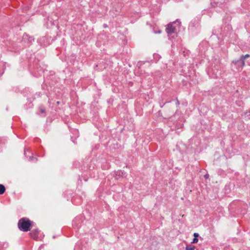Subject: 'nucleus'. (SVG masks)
Here are the masks:
<instances>
[{
	"label": "nucleus",
	"mask_w": 250,
	"mask_h": 250,
	"mask_svg": "<svg viewBox=\"0 0 250 250\" xmlns=\"http://www.w3.org/2000/svg\"><path fill=\"white\" fill-rule=\"evenodd\" d=\"M40 231L38 229H34L29 233L30 236L35 240L39 238V234Z\"/></svg>",
	"instance_id": "6"
},
{
	"label": "nucleus",
	"mask_w": 250,
	"mask_h": 250,
	"mask_svg": "<svg viewBox=\"0 0 250 250\" xmlns=\"http://www.w3.org/2000/svg\"><path fill=\"white\" fill-rule=\"evenodd\" d=\"M208 176H209L208 174H207L205 175L204 177L205 179H207L208 178Z\"/></svg>",
	"instance_id": "19"
},
{
	"label": "nucleus",
	"mask_w": 250,
	"mask_h": 250,
	"mask_svg": "<svg viewBox=\"0 0 250 250\" xmlns=\"http://www.w3.org/2000/svg\"><path fill=\"white\" fill-rule=\"evenodd\" d=\"M182 82H183V85H186V84H187V83H188V81H185L184 80H183L182 81Z\"/></svg>",
	"instance_id": "17"
},
{
	"label": "nucleus",
	"mask_w": 250,
	"mask_h": 250,
	"mask_svg": "<svg viewBox=\"0 0 250 250\" xmlns=\"http://www.w3.org/2000/svg\"><path fill=\"white\" fill-rule=\"evenodd\" d=\"M231 20V16L229 14H226L223 19V21L227 23V21H229Z\"/></svg>",
	"instance_id": "9"
},
{
	"label": "nucleus",
	"mask_w": 250,
	"mask_h": 250,
	"mask_svg": "<svg viewBox=\"0 0 250 250\" xmlns=\"http://www.w3.org/2000/svg\"><path fill=\"white\" fill-rule=\"evenodd\" d=\"M165 104H163V105H160V107H161V108H162V107L164 106V105H165Z\"/></svg>",
	"instance_id": "21"
},
{
	"label": "nucleus",
	"mask_w": 250,
	"mask_h": 250,
	"mask_svg": "<svg viewBox=\"0 0 250 250\" xmlns=\"http://www.w3.org/2000/svg\"><path fill=\"white\" fill-rule=\"evenodd\" d=\"M158 113H159V115L160 116H161V115H161L160 111H159Z\"/></svg>",
	"instance_id": "23"
},
{
	"label": "nucleus",
	"mask_w": 250,
	"mask_h": 250,
	"mask_svg": "<svg viewBox=\"0 0 250 250\" xmlns=\"http://www.w3.org/2000/svg\"><path fill=\"white\" fill-rule=\"evenodd\" d=\"M193 236H194V238H198V237L199 236V234L198 233H197V232H195L193 234Z\"/></svg>",
	"instance_id": "15"
},
{
	"label": "nucleus",
	"mask_w": 250,
	"mask_h": 250,
	"mask_svg": "<svg viewBox=\"0 0 250 250\" xmlns=\"http://www.w3.org/2000/svg\"><path fill=\"white\" fill-rule=\"evenodd\" d=\"M248 63H249V65H250V59L247 61Z\"/></svg>",
	"instance_id": "20"
},
{
	"label": "nucleus",
	"mask_w": 250,
	"mask_h": 250,
	"mask_svg": "<svg viewBox=\"0 0 250 250\" xmlns=\"http://www.w3.org/2000/svg\"><path fill=\"white\" fill-rule=\"evenodd\" d=\"M250 57V54L242 55L239 60H233L232 63L234 64L238 70H242L245 65V60Z\"/></svg>",
	"instance_id": "4"
},
{
	"label": "nucleus",
	"mask_w": 250,
	"mask_h": 250,
	"mask_svg": "<svg viewBox=\"0 0 250 250\" xmlns=\"http://www.w3.org/2000/svg\"><path fill=\"white\" fill-rule=\"evenodd\" d=\"M210 4L212 7H219L222 8L223 3L221 2L215 1L213 0H210Z\"/></svg>",
	"instance_id": "8"
},
{
	"label": "nucleus",
	"mask_w": 250,
	"mask_h": 250,
	"mask_svg": "<svg viewBox=\"0 0 250 250\" xmlns=\"http://www.w3.org/2000/svg\"><path fill=\"white\" fill-rule=\"evenodd\" d=\"M198 241V238H193L192 239V241L191 242V243H197Z\"/></svg>",
	"instance_id": "14"
},
{
	"label": "nucleus",
	"mask_w": 250,
	"mask_h": 250,
	"mask_svg": "<svg viewBox=\"0 0 250 250\" xmlns=\"http://www.w3.org/2000/svg\"><path fill=\"white\" fill-rule=\"evenodd\" d=\"M6 190V188L3 185L0 184V195L3 194Z\"/></svg>",
	"instance_id": "10"
},
{
	"label": "nucleus",
	"mask_w": 250,
	"mask_h": 250,
	"mask_svg": "<svg viewBox=\"0 0 250 250\" xmlns=\"http://www.w3.org/2000/svg\"><path fill=\"white\" fill-rule=\"evenodd\" d=\"M195 247L193 245H188L186 247V250H194Z\"/></svg>",
	"instance_id": "11"
},
{
	"label": "nucleus",
	"mask_w": 250,
	"mask_h": 250,
	"mask_svg": "<svg viewBox=\"0 0 250 250\" xmlns=\"http://www.w3.org/2000/svg\"><path fill=\"white\" fill-rule=\"evenodd\" d=\"M28 161L30 162H36L38 161V159L36 157H34L33 156H29Z\"/></svg>",
	"instance_id": "12"
},
{
	"label": "nucleus",
	"mask_w": 250,
	"mask_h": 250,
	"mask_svg": "<svg viewBox=\"0 0 250 250\" xmlns=\"http://www.w3.org/2000/svg\"><path fill=\"white\" fill-rule=\"evenodd\" d=\"M177 104H179V102L178 100L177 101Z\"/></svg>",
	"instance_id": "22"
},
{
	"label": "nucleus",
	"mask_w": 250,
	"mask_h": 250,
	"mask_svg": "<svg viewBox=\"0 0 250 250\" xmlns=\"http://www.w3.org/2000/svg\"><path fill=\"white\" fill-rule=\"evenodd\" d=\"M226 27L227 28L228 30H230L231 28L230 25L229 23L227 24Z\"/></svg>",
	"instance_id": "16"
},
{
	"label": "nucleus",
	"mask_w": 250,
	"mask_h": 250,
	"mask_svg": "<svg viewBox=\"0 0 250 250\" xmlns=\"http://www.w3.org/2000/svg\"><path fill=\"white\" fill-rule=\"evenodd\" d=\"M22 39L24 42L27 43H31L32 41H34L33 37L30 36L27 34L24 33L22 37Z\"/></svg>",
	"instance_id": "7"
},
{
	"label": "nucleus",
	"mask_w": 250,
	"mask_h": 250,
	"mask_svg": "<svg viewBox=\"0 0 250 250\" xmlns=\"http://www.w3.org/2000/svg\"><path fill=\"white\" fill-rule=\"evenodd\" d=\"M245 205L240 202H233L230 205V208L234 210L235 213L237 215L242 216L246 213Z\"/></svg>",
	"instance_id": "3"
},
{
	"label": "nucleus",
	"mask_w": 250,
	"mask_h": 250,
	"mask_svg": "<svg viewBox=\"0 0 250 250\" xmlns=\"http://www.w3.org/2000/svg\"><path fill=\"white\" fill-rule=\"evenodd\" d=\"M181 22L179 19L176 20L173 22H169L166 25V31L168 35L172 34H177L180 31Z\"/></svg>",
	"instance_id": "2"
},
{
	"label": "nucleus",
	"mask_w": 250,
	"mask_h": 250,
	"mask_svg": "<svg viewBox=\"0 0 250 250\" xmlns=\"http://www.w3.org/2000/svg\"><path fill=\"white\" fill-rule=\"evenodd\" d=\"M24 155H25V157L27 156V152H26V150L25 149H24Z\"/></svg>",
	"instance_id": "18"
},
{
	"label": "nucleus",
	"mask_w": 250,
	"mask_h": 250,
	"mask_svg": "<svg viewBox=\"0 0 250 250\" xmlns=\"http://www.w3.org/2000/svg\"><path fill=\"white\" fill-rule=\"evenodd\" d=\"M158 33H161V31H160V30H159V31L158 32Z\"/></svg>",
	"instance_id": "24"
},
{
	"label": "nucleus",
	"mask_w": 250,
	"mask_h": 250,
	"mask_svg": "<svg viewBox=\"0 0 250 250\" xmlns=\"http://www.w3.org/2000/svg\"><path fill=\"white\" fill-rule=\"evenodd\" d=\"M200 29V20L198 18H194L189 23L188 29L192 32L198 31Z\"/></svg>",
	"instance_id": "5"
},
{
	"label": "nucleus",
	"mask_w": 250,
	"mask_h": 250,
	"mask_svg": "<svg viewBox=\"0 0 250 250\" xmlns=\"http://www.w3.org/2000/svg\"><path fill=\"white\" fill-rule=\"evenodd\" d=\"M39 109H40V112L41 113H44L46 111L45 109L43 107H40Z\"/></svg>",
	"instance_id": "13"
},
{
	"label": "nucleus",
	"mask_w": 250,
	"mask_h": 250,
	"mask_svg": "<svg viewBox=\"0 0 250 250\" xmlns=\"http://www.w3.org/2000/svg\"><path fill=\"white\" fill-rule=\"evenodd\" d=\"M33 223V222L31 221L29 218L22 217L19 220L18 227L21 231L27 232L31 230Z\"/></svg>",
	"instance_id": "1"
}]
</instances>
